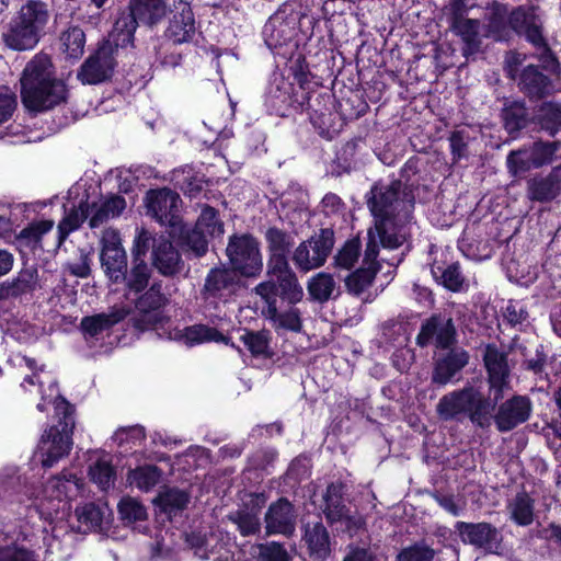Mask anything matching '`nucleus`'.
I'll return each instance as SVG.
<instances>
[{"instance_id": "f257e3e1", "label": "nucleus", "mask_w": 561, "mask_h": 561, "mask_svg": "<svg viewBox=\"0 0 561 561\" xmlns=\"http://www.w3.org/2000/svg\"><path fill=\"white\" fill-rule=\"evenodd\" d=\"M10 362L13 366L28 371L21 382V388L28 392H32L31 388H36L42 398L37 410L43 412L46 403H53L56 414L64 417L61 430L51 426L44 432L35 453L44 468H51L70 451L73 428L72 407L59 396L56 379L43 365L38 366L35 359L20 354L12 357Z\"/></svg>"}, {"instance_id": "f03ea898", "label": "nucleus", "mask_w": 561, "mask_h": 561, "mask_svg": "<svg viewBox=\"0 0 561 561\" xmlns=\"http://www.w3.org/2000/svg\"><path fill=\"white\" fill-rule=\"evenodd\" d=\"M14 490V497L18 502L34 500L39 515L49 520V528H44V542L47 550L54 552L59 549L60 537L67 533L65 518L71 510V501L77 500L83 494V480L69 471H62L60 474L47 481L45 486L35 492L33 485L16 481L10 482Z\"/></svg>"}, {"instance_id": "7ed1b4c3", "label": "nucleus", "mask_w": 561, "mask_h": 561, "mask_svg": "<svg viewBox=\"0 0 561 561\" xmlns=\"http://www.w3.org/2000/svg\"><path fill=\"white\" fill-rule=\"evenodd\" d=\"M21 98L24 106L32 112L48 111L67 102V85L55 76L48 55L37 54L25 66L21 78Z\"/></svg>"}, {"instance_id": "20e7f679", "label": "nucleus", "mask_w": 561, "mask_h": 561, "mask_svg": "<svg viewBox=\"0 0 561 561\" xmlns=\"http://www.w3.org/2000/svg\"><path fill=\"white\" fill-rule=\"evenodd\" d=\"M400 182H393L389 185L377 183L370 191L367 201L368 207L375 217V227L368 231L378 233L377 241L383 249H398L408 237L405 226L398 227L396 224L397 214L405 203L399 198Z\"/></svg>"}, {"instance_id": "39448f33", "label": "nucleus", "mask_w": 561, "mask_h": 561, "mask_svg": "<svg viewBox=\"0 0 561 561\" xmlns=\"http://www.w3.org/2000/svg\"><path fill=\"white\" fill-rule=\"evenodd\" d=\"M482 388L483 381L477 379L444 394L436 405L438 416L444 421L458 422L467 417L476 426L489 427L496 403L485 398Z\"/></svg>"}, {"instance_id": "423d86ee", "label": "nucleus", "mask_w": 561, "mask_h": 561, "mask_svg": "<svg viewBox=\"0 0 561 561\" xmlns=\"http://www.w3.org/2000/svg\"><path fill=\"white\" fill-rule=\"evenodd\" d=\"M47 4L39 0H30L21 7L12 19L8 32L3 35L8 47L15 50L34 48L49 21Z\"/></svg>"}, {"instance_id": "0eeeda50", "label": "nucleus", "mask_w": 561, "mask_h": 561, "mask_svg": "<svg viewBox=\"0 0 561 561\" xmlns=\"http://www.w3.org/2000/svg\"><path fill=\"white\" fill-rule=\"evenodd\" d=\"M167 12L168 4L164 0H130L129 12L122 13L114 24L112 36L116 45L130 44L138 23L156 25L165 18Z\"/></svg>"}, {"instance_id": "6e6552de", "label": "nucleus", "mask_w": 561, "mask_h": 561, "mask_svg": "<svg viewBox=\"0 0 561 561\" xmlns=\"http://www.w3.org/2000/svg\"><path fill=\"white\" fill-rule=\"evenodd\" d=\"M226 253L237 273L254 278L263 271V257L259 241L251 234H233L229 238Z\"/></svg>"}, {"instance_id": "1a4fd4ad", "label": "nucleus", "mask_w": 561, "mask_h": 561, "mask_svg": "<svg viewBox=\"0 0 561 561\" xmlns=\"http://www.w3.org/2000/svg\"><path fill=\"white\" fill-rule=\"evenodd\" d=\"M168 304V297L162 291L160 283H153L136 301L134 327L140 331L163 329L169 320L163 316L162 308Z\"/></svg>"}, {"instance_id": "9d476101", "label": "nucleus", "mask_w": 561, "mask_h": 561, "mask_svg": "<svg viewBox=\"0 0 561 561\" xmlns=\"http://www.w3.org/2000/svg\"><path fill=\"white\" fill-rule=\"evenodd\" d=\"M333 245V230L321 229L318 234L299 244L294 252L293 261L302 272L319 268L325 263Z\"/></svg>"}, {"instance_id": "9b49d317", "label": "nucleus", "mask_w": 561, "mask_h": 561, "mask_svg": "<svg viewBox=\"0 0 561 561\" xmlns=\"http://www.w3.org/2000/svg\"><path fill=\"white\" fill-rule=\"evenodd\" d=\"M100 260L106 276L118 283L125 279L127 273V256L122 245L121 234L113 228H107L101 237Z\"/></svg>"}, {"instance_id": "f8f14e48", "label": "nucleus", "mask_w": 561, "mask_h": 561, "mask_svg": "<svg viewBox=\"0 0 561 561\" xmlns=\"http://www.w3.org/2000/svg\"><path fill=\"white\" fill-rule=\"evenodd\" d=\"M377 234L373 231L367 232V243L363 257V265L345 279L347 290L353 295H360L373 283L378 270L377 256L380 242L377 241Z\"/></svg>"}, {"instance_id": "ddd939ff", "label": "nucleus", "mask_w": 561, "mask_h": 561, "mask_svg": "<svg viewBox=\"0 0 561 561\" xmlns=\"http://www.w3.org/2000/svg\"><path fill=\"white\" fill-rule=\"evenodd\" d=\"M558 147V142H535L528 149L512 151L507 157V168L513 175H518L531 168L542 167L552 162Z\"/></svg>"}, {"instance_id": "4468645a", "label": "nucleus", "mask_w": 561, "mask_h": 561, "mask_svg": "<svg viewBox=\"0 0 561 561\" xmlns=\"http://www.w3.org/2000/svg\"><path fill=\"white\" fill-rule=\"evenodd\" d=\"M455 528L463 543L488 553H500L503 537L499 529L491 524L457 522Z\"/></svg>"}, {"instance_id": "2eb2a0df", "label": "nucleus", "mask_w": 561, "mask_h": 561, "mask_svg": "<svg viewBox=\"0 0 561 561\" xmlns=\"http://www.w3.org/2000/svg\"><path fill=\"white\" fill-rule=\"evenodd\" d=\"M483 360L489 376L490 394L493 397L494 403H497L510 389V368L506 355L496 346L488 345Z\"/></svg>"}, {"instance_id": "dca6fc26", "label": "nucleus", "mask_w": 561, "mask_h": 561, "mask_svg": "<svg viewBox=\"0 0 561 561\" xmlns=\"http://www.w3.org/2000/svg\"><path fill=\"white\" fill-rule=\"evenodd\" d=\"M241 288V279L233 268L220 266L211 268L204 284L205 298L228 299Z\"/></svg>"}, {"instance_id": "f3484780", "label": "nucleus", "mask_w": 561, "mask_h": 561, "mask_svg": "<svg viewBox=\"0 0 561 561\" xmlns=\"http://www.w3.org/2000/svg\"><path fill=\"white\" fill-rule=\"evenodd\" d=\"M148 211L161 224L175 226L181 204L180 195L169 188L153 190L147 194Z\"/></svg>"}, {"instance_id": "a211bd4d", "label": "nucleus", "mask_w": 561, "mask_h": 561, "mask_svg": "<svg viewBox=\"0 0 561 561\" xmlns=\"http://www.w3.org/2000/svg\"><path fill=\"white\" fill-rule=\"evenodd\" d=\"M115 62L111 47H101L80 67L78 79L83 84H98L111 77Z\"/></svg>"}, {"instance_id": "6ab92c4d", "label": "nucleus", "mask_w": 561, "mask_h": 561, "mask_svg": "<svg viewBox=\"0 0 561 561\" xmlns=\"http://www.w3.org/2000/svg\"><path fill=\"white\" fill-rule=\"evenodd\" d=\"M455 333L450 318L434 316L422 325L416 343L422 347L435 343L437 347L447 348L453 344Z\"/></svg>"}, {"instance_id": "aec40b11", "label": "nucleus", "mask_w": 561, "mask_h": 561, "mask_svg": "<svg viewBox=\"0 0 561 561\" xmlns=\"http://www.w3.org/2000/svg\"><path fill=\"white\" fill-rule=\"evenodd\" d=\"M530 412V400L524 396H515L499 407L494 422L500 432H508L526 422Z\"/></svg>"}, {"instance_id": "412c9836", "label": "nucleus", "mask_w": 561, "mask_h": 561, "mask_svg": "<svg viewBox=\"0 0 561 561\" xmlns=\"http://www.w3.org/2000/svg\"><path fill=\"white\" fill-rule=\"evenodd\" d=\"M451 31L461 39L462 55L466 58L477 55L481 50L482 38L488 33L481 28L478 20L466 19L455 14L450 22Z\"/></svg>"}, {"instance_id": "4be33fe9", "label": "nucleus", "mask_w": 561, "mask_h": 561, "mask_svg": "<svg viewBox=\"0 0 561 561\" xmlns=\"http://www.w3.org/2000/svg\"><path fill=\"white\" fill-rule=\"evenodd\" d=\"M296 514L294 506L286 499H280L270 505L265 514L267 535L290 536L295 531Z\"/></svg>"}, {"instance_id": "5701e85b", "label": "nucleus", "mask_w": 561, "mask_h": 561, "mask_svg": "<svg viewBox=\"0 0 561 561\" xmlns=\"http://www.w3.org/2000/svg\"><path fill=\"white\" fill-rule=\"evenodd\" d=\"M175 9L176 12L169 23L167 36L173 44L187 43L193 39L196 31L194 13L191 5L183 1H180Z\"/></svg>"}, {"instance_id": "b1692460", "label": "nucleus", "mask_w": 561, "mask_h": 561, "mask_svg": "<svg viewBox=\"0 0 561 561\" xmlns=\"http://www.w3.org/2000/svg\"><path fill=\"white\" fill-rule=\"evenodd\" d=\"M128 311L124 307H115L108 313H99L85 317L81 321V329L87 341L99 339L107 334L113 325L124 320Z\"/></svg>"}, {"instance_id": "393cba45", "label": "nucleus", "mask_w": 561, "mask_h": 561, "mask_svg": "<svg viewBox=\"0 0 561 561\" xmlns=\"http://www.w3.org/2000/svg\"><path fill=\"white\" fill-rule=\"evenodd\" d=\"M152 262L156 268L165 276L174 275L181 270V256L172 242L163 237L154 240Z\"/></svg>"}, {"instance_id": "a878e982", "label": "nucleus", "mask_w": 561, "mask_h": 561, "mask_svg": "<svg viewBox=\"0 0 561 561\" xmlns=\"http://www.w3.org/2000/svg\"><path fill=\"white\" fill-rule=\"evenodd\" d=\"M469 362V354L462 348L451 350L435 364L432 380L434 383L446 385Z\"/></svg>"}, {"instance_id": "bb28decb", "label": "nucleus", "mask_w": 561, "mask_h": 561, "mask_svg": "<svg viewBox=\"0 0 561 561\" xmlns=\"http://www.w3.org/2000/svg\"><path fill=\"white\" fill-rule=\"evenodd\" d=\"M89 477L101 490L112 488L116 480V472L112 465V456L104 451H95L90 457Z\"/></svg>"}, {"instance_id": "cd10ccee", "label": "nucleus", "mask_w": 561, "mask_h": 561, "mask_svg": "<svg viewBox=\"0 0 561 561\" xmlns=\"http://www.w3.org/2000/svg\"><path fill=\"white\" fill-rule=\"evenodd\" d=\"M294 33L293 23L280 14L271 16L263 28L264 41L270 48L285 45L291 39Z\"/></svg>"}, {"instance_id": "c85d7f7f", "label": "nucleus", "mask_w": 561, "mask_h": 561, "mask_svg": "<svg viewBox=\"0 0 561 561\" xmlns=\"http://www.w3.org/2000/svg\"><path fill=\"white\" fill-rule=\"evenodd\" d=\"M168 337L171 340H183L186 345H194L204 342L228 343V337L218 330L203 324L185 328L183 332L175 331L174 333H169Z\"/></svg>"}, {"instance_id": "c756f323", "label": "nucleus", "mask_w": 561, "mask_h": 561, "mask_svg": "<svg viewBox=\"0 0 561 561\" xmlns=\"http://www.w3.org/2000/svg\"><path fill=\"white\" fill-rule=\"evenodd\" d=\"M90 215V205L87 201H81L78 206L65 209V216L58 224V240L61 244L67 237L77 230Z\"/></svg>"}, {"instance_id": "7c9ffc66", "label": "nucleus", "mask_w": 561, "mask_h": 561, "mask_svg": "<svg viewBox=\"0 0 561 561\" xmlns=\"http://www.w3.org/2000/svg\"><path fill=\"white\" fill-rule=\"evenodd\" d=\"M304 539L308 545L311 556L324 559L330 552L329 534L322 523L308 524Z\"/></svg>"}, {"instance_id": "2f4dec72", "label": "nucleus", "mask_w": 561, "mask_h": 561, "mask_svg": "<svg viewBox=\"0 0 561 561\" xmlns=\"http://www.w3.org/2000/svg\"><path fill=\"white\" fill-rule=\"evenodd\" d=\"M265 313L276 331L300 332L302 328L301 313L298 308H289L279 312L276 306H272L271 309H266Z\"/></svg>"}, {"instance_id": "473e14b6", "label": "nucleus", "mask_w": 561, "mask_h": 561, "mask_svg": "<svg viewBox=\"0 0 561 561\" xmlns=\"http://www.w3.org/2000/svg\"><path fill=\"white\" fill-rule=\"evenodd\" d=\"M519 85L531 98H540L550 92V81L536 67L528 66L522 73Z\"/></svg>"}, {"instance_id": "72a5a7b5", "label": "nucleus", "mask_w": 561, "mask_h": 561, "mask_svg": "<svg viewBox=\"0 0 561 561\" xmlns=\"http://www.w3.org/2000/svg\"><path fill=\"white\" fill-rule=\"evenodd\" d=\"M336 283L331 274L320 272L312 276L307 285L310 298L318 302H325L332 298Z\"/></svg>"}, {"instance_id": "f704fd0d", "label": "nucleus", "mask_w": 561, "mask_h": 561, "mask_svg": "<svg viewBox=\"0 0 561 561\" xmlns=\"http://www.w3.org/2000/svg\"><path fill=\"white\" fill-rule=\"evenodd\" d=\"M507 510L511 518L519 526H528L534 520V501L527 493H518Z\"/></svg>"}, {"instance_id": "c9c22d12", "label": "nucleus", "mask_w": 561, "mask_h": 561, "mask_svg": "<svg viewBox=\"0 0 561 561\" xmlns=\"http://www.w3.org/2000/svg\"><path fill=\"white\" fill-rule=\"evenodd\" d=\"M45 206V203L36 202L32 204L21 203L14 205L11 209L7 206L0 207V238L9 234L12 229L16 218L12 219L11 217H16L18 214H26V213H37Z\"/></svg>"}, {"instance_id": "e433bc0d", "label": "nucleus", "mask_w": 561, "mask_h": 561, "mask_svg": "<svg viewBox=\"0 0 561 561\" xmlns=\"http://www.w3.org/2000/svg\"><path fill=\"white\" fill-rule=\"evenodd\" d=\"M540 21L535 22L534 25H530L526 30H524L522 33H525L527 39L538 49L541 50L540 55V61L542 62V66L550 71H554L558 67L557 59L551 54L550 49L548 48L546 41L541 34L540 28Z\"/></svg>"}, {"instance_id": "4c0bfd02", "label": "nucleus", "mask_w": 561, "mask_h": 561, "mask_svg": "<svg viewBox=\"0 0 561 561\" xmlns=\"http://www.w3.org/2000/svg\"><path fill=\"white\" fill-rule=\"evenodd\" d=\"M60 42L64 53L69 58L79 59L83 55L85 35L80 27H69L61 34Z\"/></svg>"}, {"instance_id": "58836bf2", "label": "nucleus", "mask_w": 561, "mask_h": 561, "mask_svg": "<svg viewBox=\"0 0 561 561\" xmlns=\"http://www.w3.org/2000/svg\"><path fill=\"white\" fill-rule=\"evenodd\" d=\"M54 225L51 219L33 221L20 231L18 240L32 248L41 247L42 238L51 231Z\"/></svg>"}, {"instance_id": "ea45409f", "label": "nucleus", "mask_w": 561, "mask_h": 561, "mask_svg": "<svg viewBox=\"0 0 561 561\" xmlns=\"http://www.w3.org/2000/svg\"><path fill=\"white\" fill-rule=\"evenodd\" d=\"M432 274L436 279L448 289L453 291H459L462 289L465 278L460 272L459 264L453 263L446 268H443L439 264H433Z\"/></svg>"}, {"instance_id": "a19ab883", "label": "nucleus", "mask_w": 561, "mask_h": 561, "mask_svg": "<svg viewBox=\"0 0 561 561\" xmlns=\"http://www.w3.org/2000/svg\"><path fill=\"white\" fill-rule=\"evenodd\" d=\"M149 278L150 267L140 256V253L137 252L134 255L133 267L129 274H126L125 277V279L127 280V286L130 290L140 291L147 287Z\"/></svg>"}, {"instance_id": "79ce46f5", "label": "nucleus", "mask_w": 561, "mask_h": 561, "mask_svg": "<svg viewBox=\"0 0 561 561\" xmlns=\"http://www.w3.org/2000/svg\"><path fill=\"white\" fill-rule=\"evenodd\" d=\"M161 473L156 466L138 467L128 474L129 483L142 491L151 490L159 483Z\"/></svg>"}, {"instance_id": "37998d69", "label": "nucleus", "mask_w": 561, "mask_h": 561, "mask_svg": "<svg viewBox=\"0 0 561 561\" xmlns=\"http://www.w3.org/2000/svg\"><path fill=\"white\" fill-rule=\"evenodd\" d=\"M190 496L186 492L178 489H169L160 493L157 503L161 511L172 515L186 507Z\"/></svg>"}, {"instance_id": "c03bdc74", "label": "nucleus", "mask_w": 561, "mask_h": 561, "mask_svg": "<svg viewBox=\"0 0 561 561\" xmlns=\"http://www.w3.org/2000/svg\"><path fill=\"white\" fill-rule=\"evenodd\" d=\"M195 228L209 238L220 237L224 233V224L219 220L217 210L209 206L202 209Z\"/></svg>"}, {"instance_id": "a18cd8bd", "label": "nucleus", "mask_w": 561, "mask_h": 561, "mask_svg": "<svg viewBox=\"0 0 561 561\" xmlns=\"http://www.w3.org/2000/svg\"><path fill=\"white\" fill-rule=\"evenodd\" d=\"M381 340L391 346H404L409 341L408 324L399 321L383 323L381 327Z\"/></svg>"}, {"instance_id": "49530a36", "label": "nucleus", "mask_w": 561, "mask_h": 561, "mask_svg": "<svg viewBox=\"0 0 561 561\" xmlns=\"http://www.w3.org/2000/svg\"><path fill=\"white\" fill-rule=\"evenodd\" d=\"M76 515L80 524L79 529L83 533L96 530L103 519V512L93 503L77 507Z\"/></svg>"}, {"instance_id": "de8ad7c7", "label": "nucleus", "mask_w": 561, "mask_h": 561, "mask_svg": "<svg viewBox=\"0 0 561 561\" xmlns=\"http://www.w3.org/2000/svg\"><path fill=\"white\" fill-rule=\"evenodd\" d=\"M145 437V428L140 425H133L118 428L112 438L119 447L128 450L140 446Z\"/></svg>"}, {"instance_id": "09e8293b", "label": "nucleus", "mask_w": 561, "mask_h": 561, "mask_svg": "<svg viewBox=\"0 0 561 561\" xmlns=\"http://www.w3.org/2000/svg\"><path fill=\"white\" fill-rule=\"evenodd\" d=\"M279 296L290 304L299 302L304 297V289L294 272L275 279Z\"/></svg>"}, {"instance_id": "8fccbe9b", "label": "nucleus", "mask_w": 561, "mask_h": 561, "mask_svg": "<svg viewBox=\"0 0 561 561\" xmlns=\"http://www.w3.org/2000/svg\"><path fill=\"white\" fill-rule=\"evenodd\" d=\"M36 271L34 268L21 270L12 280L7 283V294L19 296L32 290L36 283Z\"/></svg>"}, {"instance_id": "3c124183", "label": "nucleus", "mask_w": 561, "mask_h": 561, "mask_svg": "<svg viewBox=\"0 0 561 561\" xmlns=\"http://www.w3.org/2000/svg\"><path fill=\"white\" fill-rule=\"evenodd\" d=\"M360 256V242L358 239H351L345 242L342 249L334 256V264L339 268L350 270Z\"/></svg>"}, {"instance_id": "603ef678", "label": "nucleus", "mask_w": 561, "mask_h": 561, "mask_svg": "<svg viewBox=\"0 0 561 561\" xmlns=\"http://www.w3.org/2000/svg\"><path fill=\"white\" fill-rule=\"evenodd\" d=\"M539 22L535 7H519L510 15V24L516 31L522 33L524 30Z\"/></svg>"}, {"instance_id": "864d4df0", "label": "nucleus", "mask_w": 561, "mask_h": 561, "mask_svg": "<svg viewBox=\"0 0 561 561\" xmlns=\"http://www.w3.org/2000/svg\"><path fill=\"white\" fill-rule=\"evenodd\" d=\"M505 128L510 133L517 131L526 126L527 113L526 108L520 103H514L506 107L503 113Z\"/></svg>"}, {"instance_id": "5fc2aeb1", "label": "nucleus", "mask_w": 561, "mask_h": 561, "mask_svg": "<svg viewBox=\"0 0 561 561\" xmlns=\"http://www.w3.org/2000/svg\"><path fill=\"white\" fill-rule=\"evenodd\" d=\"M122 519L128 524L147 518L146 508L136 500L126 497L118 503Z\"/></svg>"}, {"instance_id": "6e6d98bb", "label": "nucleus", "mask_w": 561, "mask_h": 561, "mask_svg": "<svg viewBox=\"0 0 561 561\" xmlns=\"http://www.w3.org/2000/svg\"><path fill=\"white\" fill-rule=\"evenodd\" d=\"M0 561H39L38 556L23 545L0 547Z\"/></svg>"}, {"instance_id": "4d7b16f0", "label": "nucleus", "mask_w": 561, "mask_h": 561, "mask_svg": "<svg viewBox=\"0 0 561 561\" xmlns=\"http://www.w3.org/2000/svg\"><path fill=\"white\" fill-rule=\"evenodd\" d=\"M242 341L253 355H265L270 345V333L267 331L247 332Z\"/></svg>"}, {"instance_id": "13d9d810", "label": "nucleus", "mask_w": 561, "mask_h": 561, "mask_svg": "<svg viewBox=\"0 0 561 561\" xmlns=\"http://www.w3.org/2000/svg\"><path fill=\"white\" fill-rule=\"evenodd\" d=\"M266 240L271 254L287 253L293 244L291 238L276 228L266 231Z\"/></svg>"}, {"instance_id": "bf43d9fd", "label": "nucleus", "mask_w": 561, "mask_h": 561, "mask_svg": "<svg viewBox=\"0 0 561 561\" xmlns=\"http://www.w3.org/2000/svg\"><path fill=\"white\" fill-rule=\"evenodd\" d=\"M557 194L554 182L551 178L534 181L529 186V195L536 201H549L552 199Z\"/></svg>"}, {"instance_id": "052dcab7", "label": "nucleus", "mask_w": 561, "mask_h": 561, "mask_svg": "<svg viewBox=\"0 0 561 561\" xmlns=\"http://www.w3.org/2000/svg\"><path fill=\"white\" fill-rule=\"evenodd\" d=\"M255 561H289V556L282 545L272 541L259 546V554Z\"/></svg>"}, {"instance_id": "680f3d73", "label": "nucleus", "mask_w": 561, "mask_h": 561, "mask_svg": "<svg viewBox=\"0 0 561 561\" xmlns=\"http://www.w3.org/2000/svg\"><path fill=\"white\" fill-rule=\"evenodd\" d=\"M231 519L237 524L242 536L254 535L260 530V518L252 513L238 512Z\"/></svg>"}, {"instance_id": "e2e57ef3", "label": "nucleus", "mask_w": 561, "mask_h": 561, "mask_svg": "<svg viewBox=\"0 0 561 561\" xmlns=\"http://www.w3.org/2000/svg\"><path fill=\"white\" fill-rule=\"evenodd\" d=\"M291 272L293 270L287 261V253L270 254L267 274L271 278L276 279Z\"/></svg>"}, {"instance_id": "0e129e2a", "label": "nucleus", "mask_w": 561, "mask_h": 561, "mask_svg": "<svg viewBox=\"0 0 561 561\" xmlns=\"http://www.w3.org/2000/svg\"><path fill=\"white\" fill-rule=\"evenodd\" d=\"M208 236L194 228L185 237V244L195 254L203 256L208 251Z\"/></svg>"}, {"instance_id": "69168bd1", "label": "nucleus", "mask_w": 561, "mask_h": 561, "mask_svg": "<svg viewBox=\"0 0 561 561\" xmlns=\"http://www.w3.org/2000/svg\"><path fill=\"white\" fill-rule=\"evenodd\" d=\"M504 317L510 324L517 325L526 321L528 312L523 302L511 300L505 307Z\"/></svg>"}, {"instance_id": "338daca9", "label": "nucleus", "mask_w": 561, "mask_h": 561, "mask_svg": "<svg viewBox=\"0 0 561 561\" xmlns=\"http://www.w3.org/2000/svg\"><path fill=\"white\" fill-rule=\"evenodd\" d=\"M274 280L275 279L271 278L270 280L262 282L256 285L254 289L256 295L267 304V309H271L272 306H276L278 288Z\"/></svg>"}, {"instance_id": "774afa93", "label": "nucleus", "mask_w": 561, "mask_h": 561, "mask_svg": "<svg viewBox=\"0 0 561 561\" xmlns=\"http://www.w3.org/2000/svg\"><path fill=\"white\" fill-rule=\"evenodd\" d=\"M433 551L424 547H411L404 549L399 556L398 561H432Z\"/></svg>"}]
</instances>
